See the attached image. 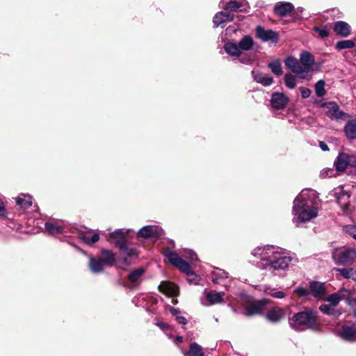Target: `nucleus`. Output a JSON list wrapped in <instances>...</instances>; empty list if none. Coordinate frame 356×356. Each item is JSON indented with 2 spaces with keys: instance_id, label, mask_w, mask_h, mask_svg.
Listing matches in <instances>:
<instances>
[{
  "instance_id": "nucleus-1",
  "label": "nucleus",
  "mask_w": 356,
  "mask_h": 356,
  "mask_svg": "<svg viewBox=\"0 0 356 356\" xmlns=\"http://www.w3.org/2000/svg\"><path fill=\"white\" fill-rule=\"evenodd\" d=\"M251 255L256 258L258 266L272 273L287 270L296 259L285 255L284 249L273 245H259L251 250Z\"/></svg>"
},
{
  "instance_id": "nucleus-2",
  "label": "nucleus",
  "mask_w": 356,
  "mask_h": 356,
  "mask_svg": "<svg viewBox=\"0 0 356 356\" xmlns=\"http://www.w3.org/2000/svg\"><path fill=\"white\" fill-rule=\"evenodd\" d=\"M321 204L317 192L312 189H303L293 201V221L298 227L300 223L309 222L318 214Z\"/></svg>"
},
{
  "instance_id": "nucleus-3",
  "label": "nucleus",
  "mask_w": 356,
  "mask_h": 356,
  "mask_svg": "<svg viewBox=\"0 0 356 356\" xmlns=\"http://www.w3.org/2000/svg\"><path fill=\"white\" fill-rule=\"evenodd\" d=\"M290 326L296 330L314 328L316 324V313L311 309L306 308L289 318Z\"/></svg>"
},
{
  "instance_id": "nucleus-4",
  "label": "nucleus",
  "mask_w": 356,
  "mask_h": 356,
  "mask_svg": "<svg viewBox=\"0 0 356 356\" xmlns=\"http://www.w3.org/2000/svg\"><path fill=\"white\" fill-rule=\"evenodd\" d=\"M164 254L172 266L177 268L180 271L188 276V280L190 283L193 284H197L199 283V276L193 273L188 263L181 259L176 252L166 250Z\"/></svg>"
},
{
  "instance_id": "nucleus-5",
  "label": "nucleus",
  "mask_w": 356,
  "mask_h": 356,
  "mask_svg": "<svg viewBox=\"0 0 356 356\" xmlns=\"http://www.w3.org/2000/svg\"><path fill=\"white\" fill-rule=\"evenodd\" d=\"M332 257L337 264L351 263L356 259V250L346 248L336 249L332 253Z\"/></svg>"
},
{
  "instance_id": "nucleus-6",
  "label": "nucleus",
  "mask_w": 356,
  "mask_h": 356,
  "mask_svg": "<svg viewBox=\"0 0 356 356\" xmlns=\"http://www.w3.org/2000/svg\"><path fill=\"white\" fill-rule=\"evenodd\" d=\"M334 165L337 171L343 172L350 165L356 167V155L340 152L334 161Z\"/></svg>"
},
{
  "instance_id": "nucleus-7",
  "label": "nucleus",
  "mask_w": 356,
  "mask_h": 356,
  "mask_svg": "<svg viewBox=\"0 0 356 356\" xmlns=\"http://www.w3.org/2000/svg\"><path fill=\"white\" fill-rule=\"evenodd\" d=\"M322 106L331 120H340L349 118L348 114L340 110L337 104L334 102L323 103Z\"/></svg>"
},
{
  "instance_id": "nucleus-8",
  "label": "nucleus",
  "mask_w": 356,
  "mask_h": 356,
  "mask_svg": "<svg viewBox=\"0 0 356 356\" xmlns=\"http://www.w3.org/2000/svg\"><path fill=\"white\" fill-rule=\"evenodd\" d=\"M227 297L224 292H217L211 291L205 293L201 298V304L205 307H209L213 305L221 304L225 302Z\"/></svg>"
},
{
  "instance_id": "nucleus-9",
  "label": "nucleus",
  "mask_w": 356,
  "mask_h": 356,
  "mask_svg": "<svg viewBox=\"0 0 356 356\" xmlns=\"http://www.w3.org/2000/svg\"><path fill=\"white\" fill-rule=\"evenodd\" d=\"M129 233L128 229H119L106 236L107 240L111 243L115 244L120 249L127 250L126 245V238Z\"/></svg>"
},
{
  "instance_id": "nucleus-10",
  "label": "nucleus",
  "mask_w": 356,
  "mask_h": 356,
  "mask_svg": "<svg viewBox=\"0 0 356 356\" xmlns=\"http://www.w3.org/2000/svg\"><path fill=\"white\" fill-rule=\"evenodd\" d=\"M163 234V230L156 225H146L142 227L138 232V237L144 238H154Z\"/></svg>"
},
{
  "instance_id": "nucleus-11",
  "label": "nucleus",
  "mask_w": 356,
  "mask_h": 356,
  "mask_svg": "<svg viewBox=\"0 0 356 356\" xmlns=\"http://www.w3.org/2000/svg\"><path fill=\"white\" fill-rule=\"evenodd\" d=\"M256 34L263 42H271L276 44L279 40L277 32L270 29L266 30L260 26L256 28Z\"/></svg>"
},
{
  "instance_id": "nucleus-12",
  "label": "nucleus",
  "mask_w": 356,
  "mask_h": 356,
  "mask_svg": "<svg viewBox=\"0 0 356 356\" xmlns=\"http://www.w3.org/2000/svg\"><path fill=\"white\" fill-rule=\"evenodd\" d=\"M300 63L303 75L307 76V73L312 70V66L314 64V58L311 53L303 51L300 56Z\"/></svg>"
},
{
  "instance_id": "nucleus-13",
  "label": "nucleus",
  "mask_w": 356,
  "mask_h": 356,
  "mask_svg": "<svg viewBox=\"0 0 356 356\" xmlns=\"http://www.w3.org/2000/svg\"><path fill=\"white\" fill-rule=\"evenodd\" d=\"M309 293L316 299H323L326 295V289L324 283L313 281L309 282Z\"/></svg>"
},
{
  "instance_id": "nucleus-14",
  "label": "nucleus",
  "mask_w": 356,
  "mask_h": 356,
  "mask_svg": "<svg viewBox=\"0 0 356 356\" xmlns=\"http://www.w3.org/2000/svg\"><path fill=\"white\" fill-rule=\"evenodd\" d=\"M289 102V98L282 92H274L272 94L270 104L275 109L280 110L286 107Z\"/></svg>"
},
{
  "instance_id": "nucleus-15",
  "label": "nucleus",
  "mask_w": 356,
  "mask_h": 356,
  "mask_svg": "<svg viewBox=\"0 0 356 356\" xmlns=\"http://www.w3.org/2000/svg\"><path fill=\"white\" fill-rule=\"evenodd\" d=\"M211 280L214 284H222L226 286V282L230 281L227 272L222 269L215 268L211 272Z\"/></svg>"
},
{
  "instance_id": "nucleus-16",
  "label": "nucleus",
  "mask_w": 356,
  "mask_h": 356,
  "mask_svg": "<svg viewBox=\"0 0 356 356\" xmlns=\"http://www.w3.org/2000/svg\"><path fill=\"white\" fill-rule=\"evenodd\" d=\"M334 196L337 198V202L341 205V209L343 211L348 210V199L350 195L348 192L345 191L342 187L336 188L334 191Z\"/></svg>"
},
{
  "instance_id": "nucleus-17",
  "label": "nucleus",
  "mask_w": 356,
  "mask_h": 356,
  "mask_svg": "<svg viewBox=\"0 0 356 356\" xmlns=\"http://www.w3.org/2000/svg\"><path fill=\"white\" fill-rule=\"evenodd\" d=\"M285 65L289 67L293 73L298 75L300 79H307V76L303 75L302 68L300 67V60L294 58L293 57H287L285 60Z\"/></svg>"
},
{
  "instance_id": "nucleus-18",
  "label": "nucleus",
  "mask_w": 356,
  "mask_h": 356,
  "mask_svg": "<svg viewBox=\"0 0 356 356\" xmlns=\"http://www.w3.org/2000/svg\"><path fill=\"white\" fill-rule=\"evenodd\" d=\"M267 299H262L254 303L249 305L246 307V313L249 316L260 314L263 313L265 306L268 304Z\"/></svg>"
},
{
  "instance_id": "nucleus-19",
  "label": "nucleus",
  "mask_w": 356,
  "mask_h": 356,
  "mask_svg": "<svg viewBox=\"0 0 356 356\" xmlns=\"http://www.w3.org/2000/svg\"><path fill=\"white\" fill-rule=\"evenodd\" d=\"M286 315V309L280 307H275L266 314L268 321L276 323L280 322Z\"/></svg>"
},
{
  "instance_id": "nucleus-20",
  "label": "nucleus",
  "mask_w": 356,
  "mask_h": 356,
  "mask_svg": "<svg viewBox=\"0 0 356 356\" xmlns=\"http://www.w3.org/2000/svg\"><path fill=\"white\" fill-rule=\"evenodd\" d=\"M247 2L243 0V1H229L224 4V1H221L219 3L220 8L224 10H230L232 11H243L244 6H246Z\"/></svg>"
},
{
  "instance_id": "nucleus-21",
  "label": "nucleus",
  "mask_w": 356,
  "mask_h": 356,
  "mask_svg": "<svg viewBox=\"0 0 356 356\" xmlns=\"http://www.w3.org/2000/svg\"><path fill=\"white\" fill-rule=\"evenodd\" d=\"M339 337L346 341H356V327L353 325L343 326L339 332Z\"/></svg>"
},
{
  "instance_id": "nucleus-22",
  "label": "nucleus",
  "mask_w": 356,
  "mask_h": 356,
  "mask_svg": "<svg viewBox=\"0 0 356 356\" xmlns=\"http://www.w3.org/2000/svg\"><path fill=\"white\" fill-rule=\"evenodd\" d=\"M294 6L289 2H279L274 7V12L279 16H286L293 10Z\"/></svg>"
},
{
  "instance_id": "nucleus-23",
  "label": "nucleus",
  "mask_w": 356,
  "mask_h": 356,
  "mask_svg": "<svg viewBox=\"0 0 356 356\" xmlns=\"http://www.w3.org/2000/svg\"><path fill=\"white\" fill-rule=\"evenodd\" d=\"M46 231L51 235H56L63 232L65 225L60 221L47 222L44 225Z\"/></svg>"
},
{
  "instance_id": "nucleus-24",
  "label": "nucleus",
  "mask_w": 356,
  "mask_h": 356,
  "mask_svg": "<svg viewBox=\"0 0 356 356\" xmlns=\"http://www.w3.org/2000/svg\"><path fill=\"white\" fill-rule=\"evenodd\" d=\"M159 289L161 292L171 296H176L179 291L178 286L170 282H162L159 286Z\"/></svg>"
},
{
  "instance_id": "nucleus-25",
  "label": "nucleus",
  "mask_w": 356,
  "mask_h": 356,
  "mask_svg": "<svg viewBox=\"0 0 356 356\" xmlns=\"http://www.w3.org/2000/svg\"><path fill=\"white\" fill-rule=\"evenodd\" d=\"M234 16L229 13L218 12L213 19V23L215 27H218L223 23L229 22L233 20Z\"/></svg>"
},
{
  "instance_id": "nucleus-26",
  "label": "nucleus",
  "mask_w": 356,
  "mask_h": 356,
  "mask_svg": "<svg viewBox=\"0 0 356 356\" xmlns=\"http://www.w3.org/2000/svg\"><path fill=\"white\" fill-rule=\"evenodd\" d=\"M346 136L349 140L356 138V118L348 121L343 128Z\"/></svg>"
},
{
  "instance_id": "nucleus-27",
  "label": "nucleus",
  "mask_w": 356,
  "mask_h": 356,
  "mask_svg": "<svg viewBox=\"0 0 356 356\" xmlns=\"http://www.w3.org/2000/svg\"><path fill=\"white\" fill-rule=\"evenodd\" d=\"M238 47V44L237 43L233 41H228L224 44V49L230 56L238 58L242 53Z\"/></svg>"
},
{
  "instance_id": "nucleus-28",
  "label": "nucleus",
  "mask_w": 356,
  "mask_h": 356,
  "mask_svg": "<svg viewBox=\"0 0 356 356\" xmlns=\"http://www.w3.org/2000/svg\"><path fill=\"white\" fill-rule=\"evenodd\" d=\"M254 80L264 86H270L273 83V79L270 76L257 71L252 72Z\"/></svg>"
},
{
  "instance_id": "nucleus-29",
  "label": "nucleus",
  "mask_w": 356,
  "mask_h": 356,
  "mask_svg": "<svg viewBox=\"0 0 356 356\" xmlns=\"http://www.w3.org/2000/svg\"><path fill=\"white\" fill-rule=\"evenodd\" d=\"M334 31L337 35L346 37L350 33V26L345 22L339 21L335 23Z\"/></svg>"
},
{
  "instance_id": "nucleus-30",
  "label": "nucleus",
  "mask_w": 356,
  "mask_h": 356,
  "mask_svg": "<svg viewBox=\"0 0 356 356\" xmlns=\"http://www.w3.org/2000/svg\"><path fill=\"white\" fill-rule=\"evenodd\" d=\"M17 205L22 209H27L32 205V196L29 194L21 193L15 198Z\"/></svg>"
},
{
  "instance_id": "nucleus-31",
  "label": "nucleus",
  "mask_w": 356,
  "mask_h": 356,
  "mask_svg": "<svg viewBox=\"0 0 356 356\" xmlns=\"http://www.w3.org/2000/svg\"><path fill=\"white\" fill-rule=\"evenodd\" d=\"M238 48L241 51H248L252 49L254 42L252 38L250 35H245L242 38V39L238 42Z\"/></svg>"
},
{
  "instance_id": "nucleus-32",
  "label": "nucleus",
  "mask_w": 356,
  "mask_h": 356,
  "mask_svg": "<svg viewBox=\"0 0 356 356\" xmlns=\"http://www.w3.org/2000/svg\"><path fill=\"white\" fill-rule=\"evenodd\" d=\"M104 263L101 259H96L93 257H90L89 268L90 270L94 273H99L104 270Z\"/></svg>"
},
{
  "instance_id": "nucleus-33",
  "label": "nucleus",
  "mask_w": 356,
  "mask_h": 356,
  "mask_svg": "<svg viewBox=\"0 0 356 356\" xmlns=\"http://www.w3.org/2000/svg\"><path fill=\"white\" fill-rule=\"evenodd\" d=\"M184 356H205L202 347L196 343L190 345L187 353H183Z\"/></svg>"
},
{
  "instance_id": "nucleus-34",
  "label": "nucleus",
  "mask_w": 356,
  "mask_h": 356,
  "mask_svg": "<svg viewBox=\"0 0 356 356\" xmlns=\"http://www.w3.org/2000/svg\"><path fill=\"white\" fill-rule=\"evenodd\" d=\"M104 264L113 266L115 261V254L108 250H103L102 251L101 259Z\"/></svg>"
},
{
  "instance_id": "nucleus-35",
  "label": "nucleus",
  "mask_w": 356,
  "mask_h": 356,
  "mask_svg": "<svg viewBox=\"0 0 356 356\" xmlns=\"http://www.w3.org/2000/svg\"><path fill=\"white\" fill-rule=\"evenodd\" d=\"M336 271H338L341 275L346 279H352L356 281V270L353 268H335Z\"/></svg>"
},
{
  "instance_id": "nucleus-36",
  "label": "nucleus",
  "mask_w": 356,
  "mask_h": 356,
  "mask_svg": "<svg viewBox=\"0 0 356 356\" xmlns=\"http://www.w3.org/2000/svg\"><path fill=\"white\" fill-rule=\"evenodd\" d=\"M80 238L84 241L86 244L92 245L96 242H97L99 240V236L97 233L92 234L91 236L86 233H81L79 234Z\"/></svg>"
},
{
  "instance_id": "nucleus-37",
  "label": "nucleus",
  "mask_w": 356,
  "mask_h": 356,
  "mask_svg": "<svg viewBox=\"0 0 356 356\" xmlns=\"http://www.w3.org/2000/svg\"><path fill=\"white\" fill-rule=\"evenodd\" d=\"M268 67L271 72L276 76L282 74L283 71L281 66V63L279 60H275L268 64Z\"/></svg>"
},
{
  "instance_id": "nucleus-38",
  "label": "nucleus",
  "mask_w": 356,
  "mask_h": 356,
  "mask_svg": "<svg viewBox=\"0 0 356 356\" xmlns=\"http://www.w3.org/2000/svg\"><path fill=\"white\" fill-rule=\"evenodd\" d=\"M176 253L181 259V257L191 261H196L197 259L196 254L191 250H184L182 251H180L179 253Z\"/></svg>"
},
{
  "instance_id": "nucleus-39",
  "label": "nucleus",
  "mask_w": 356,
  "mask_h": 356,
  "mask_svg": "<svg viewBox=\"0 0 356 356\" xmlns=\"http://www.w3.org/2000/svg\"><path fill=\"white\" fill-rule=\"evenodd\" d=\"M143 273H144V269L142 268H138L136 270L131 271L129 273L128 278L131 282H136L140 280V278L142 277Z\"/></svg>"
},
{
  "instance_id": "nucleus-40",
  "label": "nucleus",
  "mask_w": 356,
  "mask_h": 356,
  "mask_svg": "<svg viewBox=\"0 0 356 356\" xmlns=\"http://www.w3.org/2000/svg\"><path fill=\"white\" fill-rule=\"evenodd\" d=\"M170 313L173 316L175 317L177 321L182 325H186L187 323V319L181 315V312L175 308H170Z\"/></svg>"
},
{
  "instance_id": "nucleus-41",
  "label": "nucleus",
  "mask_w": 356,
  "mask_h": 356,
  "mask_svg": "<svg viewBox=\"0 0 356 356\" xmlns=\"http://www.w3.org/2000/svg\"><path fill=\"white\" fill-rule=\"evenodd\" d=\"M355 46V42L353 40H341L337 43L336 49L338 50H342L344 49H350Z\"/></svg>"
},
{
  "instance_id": "nucleus-42",
  "label": "nucleus",
  "mask_w": 356,
  "mask_h": 356,
  "mask_svg": "<svg viewBox=\"0 0 356 356\" xmlns=\"http://www.w3.org/2000/svg\"><path fill=\"white\" fill-rule=\"evenodd\" d=\"M341 300H346L347 302H350V299L353 296L354 292L351 290L343 288L338 292Z\"/></svg>"
},
{
  "instance_id": "nucleus-43",
  "label": "nucleus",
  "mask_w": 356,
  "mask_h": 356,
  "mask_svg": "<svg viewBox=\"0 0 356 356\" xmlns=\"http://www.w3.org/2000/svg\"><path fill=\"white\" fill-rule=\"evenodd\" d=\"M315 92L318 97H322L325 94V81L323 80H320L316 83Z\"/></svg>"
},
{
  "instance_id": "nucleus-44",
  "label": "nucleus",
  "mask_w": 356,
  "mask_h": 356,
  "mask_svg": "<svg viewBox=\"0 0 356 356\" xmlns=\"http://www.w3.org/2000/svg\"><path fill=\"white\" fill-rule=\"evenodd\" d=\"M341 300L338 293H332L327 298V301L332 307L337 306Z\"/></svg>"
},
{
  "instance_id": "nucleus-45",
  "label": "nucleus",
  "mask_w": 356,
  "mask_h": 356,
  "mask_svg": "<svg viewBox=\"0 0 356 356\" xmlns=\"http://www.w3.org/2000/svg\"><path fill=\"white\" fill-rule=\"evenodd\" d=\"M285 84L289 88H293L296 86V80L294 76L291 74L285 75Z\"/></svg>"
},
{
  "instance_id": "nucleus-46",
  "label": "nucleus",
  "mask_w": 356,
  "mask_h": 356,
  "mask_svg": "<svg viewBox=\"0 0 356 356\" xmlns=\"http://www.w3.org/2000/svg\"><path fill=\"white\" fill-rule=\"evenodd\" d=\"M314 30L316 33H318V35L322 38L327 37L330 34L328 29L325 26H323V27L315 26L314 28Z\"/></svg>"
},
{
  "instance_id": "nucleus-47",
  "label": "nucleus",
  "mask_w": 356,
  "mask_h": 356,
  "mask_svg": "<svg viewBox=\"0 0 356 356\" xmlns=\"http://www.w3.org/2000/svg\"><path fill=\"white\" fill-rule=\"evenodd\" d=\"M265 293L267 295H269L271 297L275 298H277V299H282V298H284L286 296L285 293L284 291H269V292L266 291Z\"/></svg>"
},
{
  "instance_id": "nucleus-48",
  "label": "nucleus",
  "mask_w": 356,
  "mask_h": 356,
  "mask_svg": "<svg viewBox=\"0 0 356 356\" xmlns=\"http://www.w3.org/2000/svg\"><path fill=\"white\" fill-rule=\"evenodd\" d=\"M293 293L299 297H306L309 294V291L306 288L299 286L294 290Z\"/></svg>"
},
{
  "instance_id": "nucleus-49",
  "label": "nucleus",
  "mask_w": 356,
  "mask_h": 356,
  "mask_svg": "<svg viewBox=\"0 0 356 356\" xmlns=\"http://www.w3.org/2000/svg\"><path fill=\"white\" fill-rule=\"evenodd\" d=\"M345 231L356 240V226L348 225L345 227Z\"/></svg>"
},
{
  "instance_id": "nucleus-50",
  "label": "nucleus",
  "mask_w": 356,
  "mask_h": 356,
  "mask_svg": "<svg viewBox=\"0 0 356 356\" xmlns=\"http://www.w3.org/2000/svg\"><path fill=\"white\" fill-rule=\"evenodd\" d=\"M319 309L325 314H332V309L330 305H322L320 306Z\"/></svg>"
},
{
  "instance_id": "nucleus-51",
  "label": "nucleus",
  "mask_w": 356,
  "mask_h": 356,
  "mask_svg": "<svg viewBox=\"0 0 356 356\" xmlns=\"http://www.w3.org/2000/svg\"><path fill=\"white\" fill-rule=\"evenodd\" d=\"M124 254L129 257H133L138 255V252L136 249L130 248L127 247V250L120 249Z\"/></svg>"
},
{
  "instance_id": "nucleus-52",
  "label": "nucleus",
  "mask_w": 356,
  "mask_h": 356,
  "mask_svg": "<svg viewBox=\"0 0 356 356\" xmlns=\"http://www.w3.org/2000/svg\"><path fill=\"white\" fill-rule=\"evenodd\" d=\"M300 90L301 92V96L304 99L308 98L311 95L312 92L307 88L300 87Z\"/></svg>"
},
{
  "instance_id": "nucleus-53",
  "label": "nucleus",
  "mask_w": 356,
  "mask_h": 356,
  "mask_svg": "<svg viewBox=\"0 0 356 356\" xmlns=\"http://www.w3.org/2000/svg\"><path fill=\"white\" fill-rule=\"evenodd\" d=\"M6 215V210L3 206V202L0 200V217H5Z\"/></svg>"
},
{
  "instance_id": "nucleus-54",
  "label": "nucleus",
  "mask_w": 356,
  "mask_h": 356,
  "mask_svg": "<svg viewBox=\"0 0 356 356\" xmlns=\"http://www.w3.org/2000/svg\"><path fill=\"white\" fill-rule=\"evenodd\" d=\"M156 325L159 327L161 330H165L169 327L168 324L161 322H157Z\"/></svg>"
},
{
  "instance_id": "nucleus-55",
  "label": "nucleus",
  "mask_w": 356,
  "mask_h": 356,
  "mask_svg": "<svg viewBox=\"0 0 356 356\" xmlns=\"http://www.w3.org/2000/svg\"><path fill=\"white\" fill-rule=\"evenodd\" d=\"M319 147H321V149L323 150V151H328L329 150V147L327 146V145L323 142V141H321L319 143Z\"/></svg>"
},
{
  "instance_id": "nucleus-56",
  "label": "nucleus",
  "mask_w": 356,
  "mask_h": 356,
  "mask_svg": "<svg viewBox=\"0 0 356 356\" xmlns=\"http://www.w3.org/2000/svg\"><path fill=\"white\" fill-rule=\"evenodd\" d=\"M241 62L243 64H250L251 63V60L248 58L243 57L240 59Z\"/></svg>"
},
{
  "instance_id": "nucleus-57",
  "label": "nucleus",
  "mask_w": 356,
  "mask_h": 356,
  "mask_svg": "<svg viewBox=\"0 0 356 356\" xmlns=\"http://www.w3.org/2000/svg\"><path fill=\"white\" fill-rule=\"evenodd\" d=\"M176 340L179 342H182L183 341V337H181V336H177L176 337Z\"/></svg>"
}]
</instances>
